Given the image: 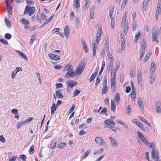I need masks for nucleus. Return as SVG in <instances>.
I'll use <instances>...</instances> for the list:
<instances>
[{"label": "nucleus", "instance_id": "obj_5", "mask_svg": "<svg viewBox=\"0 0 161 161\" xmlns=\"http://www.w3.org/2000/svg\"><path fill=\"white\" fill-rule=\"evenodd\" d=\"M48 56L50 58L54 60H58L60 59V56L55 54L49 53Z\"/></svg>", "mask_w": 161, "mask_h": 161}, {"label": "nucleus", "instance_id": "obj_52", "mask_svg": "<svg viewBox=\"0 0 161 161\" xmlns=\"http://www.w3.org/2000/svg\"><path fill=\"white\" fill-rule=\"evenodd\" d=\"M149 0H147V1L146 0V1H145V0H144L143 2V7H142V9H143L144 8H145H145L147 7V3H148V1Z\"/></svg>", "mask_w": 161, "mask_h": 161}, {"label": "nucleus", "instance_id": "obj_11", "mask_svg": "<svg viewBox=\"0 0 161 161\" xmlns=\"http://www.w3.org/2000/svg\"><path fill=\"white\" fill-rule=\"evenodd\" d=\"M67 84L68 87L71 88L77 85V82L75 81H71L70 82H67Z\"/></svg>", "mask_w": 161, "mask_h": 161}, {"label": "nucleus", "instance_id": "obj_26", "mask_svg": "<svg viewBox=\"0 0 161 161\" xmlns=\"http://www.w3.org/2000/svg\"><path fill=\"white\" fill-rule=\"evenodd\" d=\"M156 66L154 62H152V63L151 68H150V71L151 73H154L155 69Z\"/></svg>", "mask_w": 161, "mask_h": 161}, {"label": "nucleus", "instance_id": "obj_38", "mask_svg": "<svg viewBox=\"0 0 161 161\" xmlns=\"http://www.w3.org/2000/svg\"><path fill=\"white\" fill-rule=\"evenodd\" d=\"M131 110L132 109L130 106L128 105L126 108V111L127 114H129V115H130L131 114Z\"/></svg>", "mask_w": 161, "mask_h": 161}, {"label": "nucleus", "instance_id": "obj_49", "mask_svg": "<svg viewBox=\"0 0 161 161\" xmlns=\"http://www.w3.org/2000/svg\"><path fill=\"white\" fill-rule=\"evenodd\" d=\"M142 141L146 145L147 144H150V142L149 141L145 138V137L142 139Z\"/></svg>", "mask_w": 161, "mask_h": 161}, {"label": "nucleus", "instance_id": "obj_28", "mask_svg": "<svg viewBox=\"0 0 161 161\" xmlns=\"http://www.w3.org/2000/svg\"><path fill=\"white\" fill-rule=\"evenodd\" d=\"M141 48H146L147 47V44L146 41L144 38L143 39L141 43Z\"/></svg>", "mask_w": 161, "mask_h": 161}, {"label": "nucleus", "instance_id": "obj_15", "mask_svg": "<svg viewBox=\"0 0 161 161\" xmlns=\"http://www.w3.org/2000/svg\"><path fill=\"white\" fill-rule=\"evenodd\" d=\"M27 124L25 122V120L23 121H21L18 122L17 124V129H19L20 126L24 125L25 124Z\"/></svg>", "mask_w": 161, "mask_h": 161}, {"label": "nucleus", "instance_id": "obj_63", "mask_svg": "<svg viewBox=\"0 0 161 161\" xmlns=\"http://www.w3.org/2000/svg\"><path fill=\"white\" fill-rule=\"evenodd\" d=\"M111 120V119H106L104 121V122L105 124H106L107 125H109V126H110V124H111V122L110 121V120Z\"/></svg>", "mask_w": 161, "mask_h": 161}, {"label": "nucleus", "instance_id": "obj_56", "mask_svg": "<svg viewBox=\"0 0 161 161\" xmlns=\"http://www.w3.org/2000/svg\"><path fill=\"white\" fill-rule=\"evenodd\" d=\"M137 25L136 22L134 21L133 23L132 29L133 31L135 30Z\"/></svg>", "mask_w": 161, "mask_h": 161}, {"label": "nucleus", "instance_id": "obj_27", "mask_svg": "<svg viewBox=\"0 0 161 161\" xmlns=\"http://www.w3.org/2000/svg\"><path fill=\"white\" fill-rule=\"evenodd\" d=\"M152 39L153 41H155L156 42H158V40L157 38L156 34H155L154 32H152Z\"/></svg>", "mask_w": 161, "mask_h": 161}, {"label": "nucleus", "instance_id": "obj_29", "mask_svg": "<svg viewBox=\"0 0 161 161\" xmlns=\"http://www.w3.org/2000/svg\"><path fill=\"white\" fill-rule=\"evenodd\" d=\"M109 41L108 40V39L107 38H105V43L104 44L105 48L106 49L108 50L109 49Z\"/></svg>", "mask_w": 161, "mask_h": 161}, {"label": "nucleus", "instance_id": "obj_6", "mask_svg": "<svg viewBox=\"0 0 161 161\" xmlns=\"http://www.w3.org/2000/svg\"><path fill=\"white\" fill-rule=\"evenodd\" d=\"M97 25L98 30L97 33L96 38H99V39H100L101 36V33L102 32V29L101 24H98Z\"/></svg>", "mask_w": 161, "mask_h": 161}, {"label": "nucleus", "instance_id": "obj_17", "mask_svg": "<svg viewBox=\"0 0 161 161\" xmlns=\"http://www.w3.org/2000/svg\"><path fill=\"white\" fill-rule=\"evenodd\" d=\"M111 110L114 112L116 109V105L115 102L113 100H112L111 101Z\"/></svg>", "mask_w": 161, "mask_h": 161}, {"label": "nucleus", "instance_id": "obj_19", "mask_svg": "<svg viewBox=\"0 0 161 161\" xmlns=\"http://www.w3.org/2000/svg\"><path fill=\"white\" fill-rule=\"evenodd\" d=\"M113 61H110L107 67V71L108 72L110 70L113 69Z\"/></svg>", "mask_w": 161, "mask_h": 161}, {"label": "nucleus", "instance_id": "obj_20", "mask_svg": "<svg viewBox=\"0 0 161 161\" xmlns=\"http://www.w3.org/2000/svg\"><path fill=\"white\" fill-rule=\"evenodd\" d=\"M120 42L121 46V47L122 48V50H125V39L123 38V39H121Z\"/></svg>", "mask_w": 161, "mask_h": 161}, {"label": "nucleus", "instance_id": "obj_16", "mask_svg": "<svg viewBox=\"0 0 161 161\" xmlns=\"http://www.w3.org/2000/svg\"><path fill=\"white\" fill-rule=\"evenodd\" d=\"M114 99L116 102L117 104H118L119 103V101L120 100V96L119 93H117L115 95Z\"/></svg>", "mask_w": 161, "mask_h": 161}, {"label": "nucleus", "instance_id": "obj_21", "mask_svg": "<svg viewBox=\"0 0 161 161\" xmlns=\"http://www.w3.org/2000/svg\"><path fill=\"white\" fill-rule=\"evenodd\" d=\"M139 119L143 122L147 124L149 127H151V125L148 122L147 120L144 117L140 116L139 117Z\"/></svg>", "mask_w": 161, "mask_h": 161}, {"label": "nucleus", "instance_id": "obj_62", "mask_svg": "<svg viewBox=\"0 0 161 161\" xmlns=\"http://www.w3.org/2000/svg\"><path fill=\"white\" fill-rule=\"evenodd\" d=\"M125 92L127 93H128L130 92L131 90V87L130 86H127L126 87Z\"/></svg>", "mask_w": 161, "mask_h": 161}, {"label": "nucleus", "instance_id": "obj_59", "mask_svg": "<svg viewBox=\"0 0 161 161\" xmlns=\"http://www.w3.org/2000/svg\"><path fill=\"white\" fill-rule=\"evenodd\" d=\"M11 37V35L9 33H6L5 35V37L8 39H10Z\"/></svg>", "mask_w": 161, "mask_h": 161}, {"label": "nucleus", "instance_id": "obj_44", "mask_svg": "<svg viewBox=\"0 0 161 161\" xmlns=\"http://www.w3.org/2000/svg\"><path fill=\"white\" fill-rule=\"evenodd\" d=\"M120 65V63L119 61H117L116 63L115 70H118Z\"/></svg>", "mask_w": 161, "mask_h": 161}, {"label": "nucleus", "instance_id": "obj_64", "mask_svg": "<svg viewBox=\"0 0 161 161\" xmlns=\"http://www.w3.org/2000/svg\"><path fill=\"white\" fill-rule=\"evenodd\" d=\"M99 76H98L96 80V82L95 84V85L97 86L98 84H99L100 81H101V80H100L99 78L98 77Z\"/></svg>", "mask_w": 161, "mask_h": 161}, {"label": "nucleus", "instance_id": "obj_13", "mask_svg": "<svg viewBox=\"0 0 161 161\" xmlns=\"http://www.w3.org/2000/svg\"><path fill=\"white\" fill-rule=\"evenodd\" d=\"M158 152L157 150L153 147L152 149V156L153 158H155L156 155L158 154Z\"/></svg>", "mask_w": 161, "mask_h": 161}, {"label": "nucleus", "instance_id": "obj_9", "mask_svg": "<svg viewBox=\"0 0 161 161\" xmlns=\"http://www.w3.org/2000/svg\"><path fill=\"white\" fill-rule=\"evenodd\" d=\"M111 84V89L113 92H114L116 90V85L115 80H110Z\"/></svg>", "mask_w": 161, "mask_h": 161}, {"label": "nucleus", "instance_id": "obj_42", "mask_svg": "<svg viewBox=\"0 0 161 161\" xmlns=\"http://www.w3.org/2000/svg\"><path fill=\"white\" fill-rule=\"evenodd\" d=\"M11 1H7L6 2V5L8 9H11Z\"/></svg>", "mask_w": 161, "mask_h": 161}, {"label": "nucleus", "instance_id": "obj_61", "mask_svg": "<svg viewBox=\"0 0 161 161\" xmlns=\"http://www.w3.org/2000/svg\"><path fill=\"white\" fill-rule=\"evenodd\" d=\"M11 112L14 114H18V110L16 108L13 109L11 110Z\"/></svg>", "mask_w": 161, "mask_h": 161}, {"label": "nucleus", "instance_id": "obj_35", "mask_svg": "<svg viewBox=\"0 0 161 161\" xmlns=\"http://www.w3.org/2000/svg\"><path fill=\"white\" fill-rule=\"evenodd\" d=\"M127 12L126 11L125 13L124 14L122 19V24H125L126 22V14Z\"/></svg>", "mask_w": 161, "mask_h": 161}, {"label": "nucleus", "instance_id": "obj_12", "mask_svg": "<svg viewBox=\"0 0 161 161\" xmlns=\"http://www.w3.org/2000/svg\"><path fill=\"white\" fill-rule=\"evenodd\" d=\"M95 142L100 145H103L104 140L100 137H96L95 139Z\"/></svg>", "mask_w": 161, "mask_h": 161}, {"label": "nucleus", "instance_id": "obj_2", "mask_svg": "<svg viewBox=\"0 0 161 161\" xmlns=\"http://www.w3.org/2000/svg\"><path fill=\"white\" fill-rule=\"evenodd\" d=\"M30 5H28L26 6L25 8L24 14H28L30 16L32 15L35 11V8L34 7H30Z\"/></svg>", "mask_w": 161, "mask_h": 161}, {"label": "nucleus", "instance_id": "obj_4", "mask_svg": "<svg viewBox=\"0 0 161 161\" xmlns=\"http://www.w3.org/2000/svg\"><path fill=\"white\" fill-rule=\"evenodd\" d=\"M137 80L138 83L140 84L142 81V73L140 69L138 70V73L137 75Z\"/></svg>", "mask_w": 161, "mask_h": 161}, {"label": "nucleus", "instance_id": "obj_45", "mask_svg": "<svg viewBox=\"0 0 161 161\" xmlns=\"http://www.w3.org/2000/svg\"><path fill=\"white\" fill-rule=\"evenodd\" d=\"M29 153L31 154H33L34 152V146H32L29 150Z\"/></svg>", "mask_w": 161, "mask_h": 161}, {"label": "nucleus", "instance_id": "obj_37", "mask_svg": "<svg viewBox=\"0 0 161 161\" xmlns=\"http://www.w3.org/2000/svg\"><path fill=\"white\" fill-rule=\"evenodd\" d=\"M21 22L25 25H28L29 24V21L28 20H25L24 18L22 19Z\"/></svg>", "mask_w": 161, "mask_h": 161}, {"label": "nucleus", "instance_id": "obj_47", "mask_svg": "<svg viewBox=\"0 0 161 161\" xmlns=\"http://www.w3.org/2000/svg\"><path fill=\"white\" fill-rule=\"evenodd\" d=\"M151 54L150 53H149V54L148 53H147L144 58V61L145 62H146L147 60H148Z\"/></svg>", "mask_w": 161, "mask_h": 161}, {"label": "nucleus", "instance_id": "obj_39", "mask_svg": "<svg viewBox=\"0 0 161 161\" xmlns=\"http://www.w3.org/2000/svg\"><path fill=\"white\" fill-rule=\"evenodd\" d=\"M107 110L106 107L104 108L101 111L100 113L101 114H104L106 115H108V114H107Z\"/></svg>", "mask_w": 161, "mask_h": 161}, {"label": "nucleus", "instance_id": "obj_41", "mask_svg": "<svg viewBox=\"0 0 161 161\" xmlns=\"http://www.w3.org/2000/svg\"><path fill=\"white\" fill-rule=\"evenodd\" d=\"M66 145V143L63 142L58 145L57 147L59 148H62L64 147Z\"/></svg>", "mask_w": 161, "mask_h": 161}, {"label": "nucleus", "instance_id": "obj_1", "mask_svg": "<svg viewBox=\"0 0 161 161\" xmlns=\"http://www.w3.org/2000/svg\"><path fill=\"white\" fill-rule=\"evenodd\" d=\"M85 66V59H84L83 61L77 66L76 67V72H74L73 71L72 72L68 71L65 75V77H67L68 76H69L71 77H73L77 74H80L83 71Z\"/></svg>", "mask_w": 161, "mask_h": 161}, {"label": "nucleus", "instance_id": "obj_10", "mask_svg": "<svg viewBox=\"0 0 161 161\" xmlns=\"http://www.w3.org/2000/svg\"><path fill=\"white\" fill-rule=\"evenodd\" d=\"M64 35L67 38H68L69 36V27L68 25H66L64 28Z\"/></svg>", "mask_w": 161, "mask_h": 161}, {"label": "nucleus", "instance_id": "obj_3", "mask_svg": "<svg viewBox=\"0 0 161 161\" xmlns=\"http://www.w3.org/2000/svg\"><path fill=\"white\" fill-rule=\"evenodd\" d=\"M132 122L137 125L140 127L141 129L143 131L145 130V128L144 126H143V124L139 121L137 119H133L132 120Z\"/></svg>", "mask_w": 161, "mask_h": 161}, {"label": "nucleus", "instance_id": "obj_51", "mask_svg": "<svg viewBox=\"0 0 161 161\" xmlns=\"http://www.w3.org/2000/svg\"><path fill=\"white\" fill-rule=\"evenodd\" d=\"M107 55L108 58L110 59L111 60H112V61H113V57L110 52L108 51H107Z\"/></svg>", "mask_w": 161, "mask_h": 161}, {"label": "nucleus", "instance_id": "obj_8", "mask_svg": "<svg viewBox=\"0 0 161 161\" xmlns=\"http://www.w3.org/2000/svg\"><path fill=\"white\" fill-rule=\"evenodd\" d=\"M156 111L158 113L161 112V103L160 102L158 101L156 105Z\"/></svg>", "mask_w": 161, "mask_h": 161}, {"label": "nucleus", "instance_id": "obj_31", "mask_svg": "<svg viewBox=\"0 0 161 161\" xmlns=\"http://www.w3.org/2000/svg\"><path fill=\"white\" fill-rule=\"evenodd\" d=\"M103 88L102 90V94H105L108 91V87L107 86V85H106V86H103Z\"/></svg>", "mask_w": 161, "mask_h": 161}, {"label": "nucleus", "instance_id": "obj_34", "mask_svg": "<svg viewBox=\"0 0 161 161\" xmlns=\"http://www.w3.org/2000/svg\"><path fill=\"white\" fill-rule=\"evenodd\" d=\"M57 142V141H52L51 145L52 149H53L56 147Z\"/></svg>", "mask_w": 161, "mask_h": 161}, {"label": "nucleus", "instance_id": "obj_32", "mask_svg": "<svg viewBox=\"0 0 161 161\" xmlns=\"http://www.w3.org/2000/svg\"><path fill=\"white\" fill-rule=\"evenodd\" d=\"M91 152V150H89L87 151L84 154V156L81 157V159H84L86 158L88 155Z\"/></svg>", "mask_w": 161, "mask_h": 161}, {"label": "nucleus", "instance_id": "obj_48", "mask_svg": "<svg viewBox=\"0 0 161 161\" xmlns=\"http://www.w3.org/2000/svg\"><path fill=\"white\" fill-rule=\"evenodd\" d=\"M80 90H79L77 89H76L74 92V97H75L79 94L80 92Z\"/></svg>", "mask_w": 161, "mask_h": 161}, {"label": "nucleus", "instance_id": "obj_55", "mask_svg": "<svg viewBox=\"0 0 161 161\" xmlns=\"http://www.w3.org/2000/svg\"><path fill=\"white\" fill-rule=\"evenodd\" d=\"M89 1L90 0H85V6L87 9L89 7Z\"/></svg>", "mask_w": 161, "mask_h": 161}, {"label": "nucleus", "instance_id": "obj_50", "mask_svg": "<svg viewBox=\"0 0 161 161\" xmlns=\"http://www.w3.org/2000/svg\"><path fill=\"white\" fill-rule=\"evenodd\" d=\"M137 134L138 136L141 139V140L142 139H143L145 137L144 136L140 131H137Z\"/></svg>", "mask_w": 161, "mask_h": 161}, {"label": "nucleus", "instance_id": "obj_30", "mask_svg": "<svg viewBox=\"0 0 161 161\" xmlns=\"http://www.w3.org/2000/svg\"><path fill=\"white\" fill-rule=\"evenodd\" d=\"M56 95L57 97L59 98H63L64 97L63 95L61 93L59 90H57L56 92Z\"/></svg>", "mask_w": 161, "mask_h": 161}, {"label": "nucleus", "instance_id": "obj_33", "mask_svg": "<svg viewBox=\"0 0 161 161\" xmlns=\"http://www.w3.org/2000/svg\"><path fill=\"white\" fill-rule=\"evenodd\" d=\"M5 22L8 28L11 27V25L10 22L7 19V18L6 17L5 19Z\"/></svg>", "mask_w": 161, "mask_h": 161}, {"label": "nucleus", "instance_id": "obj_24", "mask_svg": "<svg viewBox=\"0 0 161 161\" xmlns=\"http://www.w3.org/2000/svg\"><path fill=\"white\" fill-rule=\"evenodd\" d=\"M116 70H115L112 71L111 73V77L110 78V80H115V78L116 77Z\"/></svg>", "mask_w": 161, "mask_h": 161}, {"label": "nucleus", "instance_id": "obj_43", "mask_svg": "<svg viewBox=\"0 0 161 161\" xmlns=\"http://www.w3.org/2000/svg\"><path fill=\"white\" fill-rule=\"evenodd\" d=\"M161 12V6L160 4H157L156 13H160Z\"/></svg>", "mask_w": 161, "mask_h": 161}, {"label": "nucleus", "instance_id": "obj_14", "mask_svg": "<svg viewBox=\"0 0 161 161\" xmlns=\"http://www.w3.org/2000/svg\"><path fill=\"white\" fill-rule=\"evenodd\" d=\"M138 104L139 108L142 110L144 109L143 101L142 99L139 98L138 99Z\"/></svg>", "mask_w": 161, "mask_h": 161}, {"label": "nucleus", "instance_id": "obj_25", "mask_svg": "<svg viewBox=\"0 0 161 161\" xmlns=\"http://www.w3.org/2000/svg\"><path fill=\"white\" fill-rule=\"evenodd\" d=\"M136 71V67L134 66L130 70V76L131 77H133L135 75V72Z\"/></svg>", "mask_w": 161, "mask_h": 161}, {"label": "nucleus", "instance_id": "obj_58", "mask_svg": "<svg viewBox=\"0 0 161 161\" xmlns=\"http://www.w3.org/2000/svg\"><path fill=\"white\" fill-rule=\"evenodd\" d=\"M103 86H106L107 85V76H104L103 78Z\"/></svg>", "mask_w": 161, "mask_h": 161}, {"label": "nucleus", "instance_id": "obj_40", "mask_svg": "<svg viewBox=\"0 0 161 161\" xmlns=\"http://www.w3.org/2000/svg\"><path fill=\"white\" fill-rule=\"evenodd\" d=\"M75 3L76 8H79L80 6V0H74Z\"/></svg>", "mask_w": 161, "mask_h": 161}, {"label": "nucleus", "instance_id": "obj_22", "mask_svg": "<svg viewBox=\"0 0 161 161\" xmlns=\"http://www.w3.org/2000/svg\"><path fill=\"white\" fill-rule=\"evenodd\" d=\"M95 7L92 6L90 9V16L91 19H92L94 16Z\"/></svg>", "mask_w": 161, "mask_h": 161}, {"label": "nucleus", "instance_id": "obj_7", "mask_svg": "<svg viewBox=\"0 0 161 161\" xmlns=\"http://www.w3.org/2000/svg\"><path fill=\"white\" fill-rule=\"evenodd\" d=\"M109 138L111 141L112 146L114 147L118 146V143L114 138L112 137H109Z\"/></svg>", "mask_w": 161, "mask_h": 161}, {"label": "nucleus", "instance_id": "obj_54", "mask_svg": "<svg viewBox=\"0 0 161 161\" xmlns=\"http://www.w3.org/2000/svg\"><path fill=\"white\" fill-rule=\"evenodd\" d=\"M19 56L23 58L25 60H28V58L27 56L23 53H21L20 55Z\"/></svg>", "mask_w": 161, "mask_h": 161}, {"label": "nucleus", "instance_id": "obj_23", "mask_svg": "<svg viewBox=\"0 0 161 161\" xmlns=\"http://www.w3.org/2000/svg\"><path fill=\"white\" fill-rule=\"evenodd\" d=\"M56 109L57 107H56L55 104L54 103H53V105L51 106V115H53L54 114Z\"/></svg>", "mask_w": 161, "mask_h": 161}, {"label": "nucleus", "instance_id": "obj_60", "mask_svg": "<svg viewBox=\"0 0 161 161\" xmlns=\"http://www.w3.org/2000/svg\"><path fill=\"white\" fill-rule=\"evenodd\" d=\"M33 117H30L29 118L25 120V122L26 123L31 122L33 119Z\"/></svg>", "mask_w": 161, "mask_h": 161}, {"label": "nucleus", "instance_id": "obj_18", "mask_svg": "<svg viewBox=\"0 0 161 161\" xmlns=\"http://www.w3.org/2000/svg\"><path fill=\"white\" fill-rule=\"evenodd\" d=\"M99 69V68L98 67L97 69V71H95L94 73L92 74V75H91L90 78L89 79V81L90 82H91L95 78V77L96 76V75L97 74V71Z\"/></svg>", "mask_w": 161, "mask_h": 161}, {"label": "nucleus", "instance_id": "obj_36", "mask_svg": "<svg viewBox=\"0 0 161 161\" xmlns=\"http://www.w3.org/2000/svg\"><path fill=\"white\" fill-rule=\"evenodd\" d=\"M154 80V73H151L150 77V83L152 84Z\"/></svg>", "mask_w": 161, "mask_h": 161}, {"label": "nucleus", "instance_id": "obj_53", "mask_svg": "<svg viewBox=\"0 0 161 161\" xmlns=\"http://www.w3.org/2000/svg\"><path fill=\"white\" fill-rule=\"evenodd\" d=\"M20 158H21L23 161H26V156L24 154H22L20 155Z\"/></svg>", "mask_w": 161, "mask_h": 161}, {"label": "nucleus", "instance_id": "obj_57", "mask_svg": "<svg viewBox=\"0 0 161 161\" xmlns=\"http://www.w3.org/2000/svg\"><path fill=\"white\" fill-rule=\"evenodd\" d=\"M124 25V32H125L126 31H127L129 28L128 24H123Z\"/></svg>", "mask_w": 161, "mask_h": 161}, {"label": "nucleus", "instance_id": "obj_46", "mask_svg": "<svg viewBox=\"0 0 161 161\" xmlns=\"http://www.w3.org/2000/svg\"><path fill=\"white\" fill-rule=\"evenodd\" d=\"M0 42L5 45H7L8 44L7 41L6 40L0 38Z\"/></svg>", "mask_w": 161, "mask_h": 161}]
</instances>
